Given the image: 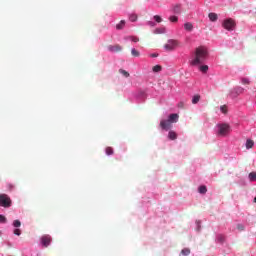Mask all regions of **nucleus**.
Returning <instances> with one entry per match:
<instances>
[{"label":"nucleus","instance_id":"7c9ffc66","mask_svg":"<svg viewBox=\"0 0 256 256\" xmlns=\"http://www.w3.org/2000/svg\"><path fill=\"white\" fill-rule=\"evenodd\" d=\"M0 223H7V218L4 215H0Z\"/></svg>","mask_w":256,"mask_h":256},{"label":"nucleus","instance_id":"dca6fc26","mask_svg":"<svg viewBox=\"0 0 256 256\" xmlns=\"http://www.w3.org/2000/svg\"><path fill=\"white\" fill-rule=\"evenodd\" d=\"M254 145H255V142H253V140L246 141V149H253Z\"/></svg>","mask_w":256,"mask_h":256},{"label":"nucleus","instance_id":"f704fd0d","mask_svg":"<svg viewBox=\"0 0 256 256\" xmlns=\"http://www.w3.org/2000/svg\"><path fill=\"white\" fill-rule=\"evenodd\" d=\"M14 235H21V230L19 229V228H16L15 230H14Z\"/></svg>","mask_w":256,"mask_h":256},{"label":"nucleus","instance_id":"0eeeda50","mask_svg":"<svg viewBox=\"0 0 256 256\" xmlns=\"http://www.w3.org/2000/svg\"><path fill=\"white\" fill-rule=\"evenodd\" d=\"M41 243L44 247H49V245H51V236L50 235L42 236Z\"/></svg>","mask_w":256,"mask_h":256},{"label":"nucleus","instance_id":"4c0bfd02","mask_svg":"<svg viewBox=\"0 0 256 256\" xmlns=\"http://www.w3.org/2000/svg\"><path fill=\"white\" fill-rule=\"evenodd\" d=\"M149 25H151V27H155V23L154 22H148Z\"/></svg>","mask_w":256,"mask_h":256},{"label":"nucleus","instance_id":"f03ea898","mask_svg":"<svg viewBox=\"0 0 256 256\" xmlns=\"http://www.w3.org/2000/svg\"><path fill=\"white\" fill-rule=\"evenodd\" d=\"M218 135L219 137H225V135H229V132L231 131V126L229 124H218Z\"/></svg>","mask_w":256,"mask_h":256},{"label":"nucleus","instance_id":"bb28decb","mask_svg":"<svg viewBox=\"0 0 256 256\" xmlns=\"http://www.w3.org/2000/svg\"><path fill=\"white\" fill-rule=\"evenodd\" d=\"M154 20L156 21V23H161L163 21V19L159 15H155Z\"/></svg>","mask_w":256,"mask_h":256},{"label":"nucleus","instance_id":"4be33fe9","mask_svg":"<svg viewBox=\"0 0 256 256\" xmlns=\"http://www.w3.org/2000/svg\"><path fill=\"white\" fill-rule=\"evenodd\" d=\"M119 73H121V75H124L126 78L130 77L129 72L124 69H119Z\"/></svg>","mask_w":256,"mask_h":256},{"label":"nucleus","instance_id":"a878e982","mask_svg":"<svg viewBox=\"0 0 256 256\" xmlns=\"http://www.w3.org/2000/svg\"><path fill=\"white\" fill-rule=\"evenodd\" d=\"M249 179H250V181H256V173L255 172H251L249 174Z\"/></svg>","mask_w":256,"mask_h":256},{"label":"nucleus","instance_id":"2eb2a0df","mask_svg":"<svg viewBox=\"0 0 256 256\" xmlns=\"http://www.w3.org/2000/svg\"><path fill=\"white\" fill-rule=\"evenodd\" d=\"M166 29L164 27L157 28L154 30L155 35H163L165 33Z\"/></svg>","mask_w":256,"mask_h":256},{"label":"nucleus","instance_id":"c85d7f7f","mask_svg":"<svg viewBox=\"0 0 256 256\" xmlns=\"http://www.w3.org/2000/svg\"><path fill=\"white\" fill-rule=\"evenodd\" d=\"M106 155H113V149L111 147L106 148Z\"/></svg>","mask_w":256,"mask_h":256},{"label":"nucleus","instance_id":"cd10ccee","mask_svg":"<svg viewBox=\"0 0 256 256\" xmlns=\"http://www.w3.org/2000/svg\"><path fill=\"white\" fill-rule=\"evenodd\" d=\"M13 227H21V221H19V220H14V222H13Z\"/></svg>","mask_w":256,"mask_h":256},{"label":"nucleus","instance_id":"4468645a","mask_svg":"<svg viewBox=\"0 0 256 256\" xmlns=\"http://www.w3.org/2000/svg\"><path fill=\"white\" fill-rule=\"evenodd\" d=\"M198 193H200L201 195H205V193H207V186L205 185L199 186Z\"/></svg>","mask_w":256,"mask_h":256},{"label":"nucleus","instance_id":"72a5a7b5","mask_svg":"<svg viewBox=\"0 0 256 256\" xmlns=\"http://www.w3.org/2000/svg\"><path fill=\"white\" fill-rule=\"evenodd\" d=\"M130 39H131V41H133V43H138V41H139V38L135 37V36L130 37Z\"/></svg>","mask_w":256,"mask_h":256},{"label":"nucleus","instance_id":"ddd939ff","mask_svg":"<svg viewBox=\"0 0 256 256\" xmlns=\"http://www.w3.org/2000/svg\"><path fill=\"white\" fill-rule=\"evenodd\" d=\"M208 17H209L210 21H212V22H215V21H217V19H219V16L217 15V13H213V12L209 13Z\"/></svg>","mask_w":256,"mask_h":256},{"label":"nucleus","instance_id":"6e6552de","mask_svg":"<svg viewBox=\"0 0 256 256\" xmlns=\"http://www.w3.org/2000/svg\"><path fill=\"white\" fill-rule=\"evenodd\" d=\"M194 67H197L198 71L200 73H207L209 71V66L208 65H201V63L195 64Z\"/></svg>","mask_w":256,"mask_h":256},{"label":"nucleus","instance_id":"5701e85b","mask_svg":"<svg viewBox=\"0 0 256 256\" xmlns=\"http://www.w3.org/2000/svg\"><path fill=\"white\" fill-rule=\"evenodd\" d=\"M169 21H171V23H177L179 21V18L177 16H170Z\"/></svg>","mask_w":256,"mask_h":256},{"label":"nucleus","instance_id":"b1692460","mask_svg":"<svg viewBox=\"0 0 256 256\" xmlns=\"http://www.w3.org/2000/svg\"><path fill=\"white\" fill-rule=\"evenodd\" d=\"M161 69H162L161 65H156L152 68V71H154V73H159Z\"/></svg>","mask_w":256,"mask_h":256},{"label":"nucleus","instance_id":"7ed1b4c3","mask_svg":"<svg viewBox=\"0 0 256 256\" xmlns=\"http://www.w3.org/2000/svg\"><path fill=\"white\" fill-rule=\"evenodd\" d=\"M235 20L233 18H227L222 22V27L226 29V31H233L235 29Z\"/></svg>","mask_w":256,"mask_h":256},{"label":"nucleus","instance_id":"e433bc0d","mask_svg":"<svg viewBox=\"0 0 256 256\" xmlns=\"http://www.w3.org/2000/svg\"><path fill=\"white\" fill-rule=\"evenodd\" d=\"M150 57H159V54L153 53L150 55Z\"/></svg>","mask_w":256,"mask_h":256},{"label":"nucleus","instance_id":"412c9836","mask_svg":"<svg viewBox=\"0 0 256 256\" xmlns=\"http://www.w3.org/2000/svg\"><path fill=\"white\" fill-rule=\"evenodd\" d=\"M191 254V250L187 249V248H184L182 251H181V255L182 256H187V255H190Z\"/></svg>","mask_w":256,"mask_h":256},{"label":"nucleus","instance_id":"423d86ee","mask_svg":"<svg viewBox=\"0 0 256 256\" xmlns=\"http://www.w3.org/2000/svg\"><path fill=\"white\" fill-rule=\"evenodd\" d=\"M160 127L163 129V131H169L173 127V124L167 119V120H161L160 121Z\"/></svg>","mask_w":256,"mask_h":256},{"label":"nucleus","instance_id":"1a4fd4ad","mask_svg":"<svg viewBox=\"0 0 256 256\" xmlns=\"http://www.w3.org/2000/svg\"><path fill=\"white\" fill-rule=\"evenodd\" d=\"M122 49L121 45L118 44L108 46V50H110L111 53H119Z\"/></svg>","mask_w":256,"mask_h":256},{"label":"nucleus","instance_id":"2f4dec72","mask_svg":"<svg viewBox=\"0 0 256 256\" xmlns=\"http://www.w3.org/2000/svg\"><path fill=\"white\" fill-rule=\"evenodd\" d=\"M244 91L245 89H243L242 87L236 88V93H238L239 95H241V93H243Z\"/></svg>","mask_w":256,"mask_h":256},{"label":"nucleus","instance_id":"f8f14e48","mask_svg":"<svg viewBox=\"0 0 256 256\" xmlns=\"http://www.w3.org/2000/svg\"><path fill=\"white\" fill-rule=\"evenodd\" d=\"M168 139H170L171 141H175V139H177V132L173 130L169 131Z\"/></svg>","mask_w":256,"mask_h":256},{"label":"nucleus","instance_id":"f3484780","mask_svg":"<svg viewBox=\"0 0 256 256\" xmlns=\"http://www.w3.org/2000/svg\"><path fill=\"white\" fill-rule=\"evenodd\" d=\"M200 100H201V95H199V94L194 95L193 104L195 105V104L199 103Z\"/></svg>","mask_w":256,"mask_h":256},{"label":"nucleus","instance_id":"9b49d317","mask_svg":"<svg viewBox=\"0 0 256 256\" xmlns=\"http://www.w3.org/2000/svg\"><path fill=\"white\" fill-rule=\"evenodd\" d=\"M184 29L185 31H187L188 33H191L193 31V24L190 22H186L184 24Z\"/></svg>","mask_w":256,"mask_h":256},{"label":"nucleus","instance_id":"f257e3e1","mask_svg":"<svg viewBox=\"0 0 256 256\" xmlns=\"http://www.w3.org/2000/svg\"><path fill=\"white\" fill-rule=\"evenodd\" d=\"M207 55H208L207 47L199 46L198 48H196L193 65L203 63V61H205V59H207Z\"/></svg>","mask_w":256,"mask_h":256},{"label":"nucleus","instance_id":"a211bd4d","mask_svg":"<svg viewBox=\"0 0 256 256\" xmlns=\"http://www.w3.org/2000/svg\"><path fill=\"white\" fill-rule=\"evenodd\" d=\"M129 19L132 23H135V21H137V19H138V16H137V14H130Z\"/></svg>","mask_w":256,"mask_h":256},{"label":"nucleus","instance_id":"6ab92c4d","mask_svg":"<svg viewBox=\"0 0 256 256\" xmlns=\"http://www.w3.org/2000/svg\"><path fill=\"white\" fill-rule=\"evenodd\" d=\"M125 27V20H121L119 24L116 25V29L121 30Z\"/></svg>","mask_w":256,"mask_h":256},{"label":"nucleus","instance_id":"aec40b11","mask_svg":"<svg viewBox=\"0 0 256 256\" xmlns=\"http://www.w3.org/2000/svg\"><path fill=\"white\" fill-rule=\"evenodd\" d=\"M131 55H132L133 57H139V55H141V54L139 53V51H138L137 49L133 48V49L131 50Z\"/></svg>","mask_w":256,"mask_h":256},{"label":"nucleus","instance_id":"9d476101","mask_svg":"<svg viewBox=\"0 0 256 256\" xmlns=\"http://www.w3.org/2000/svg\"><path fill=\"white\" fill-rule=\"evenodd\" d=\"M168 120L173 124V123H177V121H179V114L177 113H173V114H170L168 116Z\"/></svg>","mask_w":256,"mask_h":256},{"label":"nucleus","instance_id":"393cba45","mask_svg":"<svg viewBox=\"0 0 256 256\" xmlns=\"http://www.w3.org/2000/svg\"><path fill=\"white\" fill-rule=\"evenodd\" d=\"M195 225L196 231H201V220H196Z\"/></svg>","mask_w":256,"mask_h":256},{"label":"nucleus","instance_id":"39448f33","mask_svg":"<svg viewBox=\"0 0 256 256\" xmlns=\"http://www.w3.org/2000/svg\"><path fill=\"white\" fill-rule=\"evenodd\" d=\"M0 207H4L5 209L11 207V198L7 194H0Z\"/></svg>","mask_w":256,"mask_h":256},{"label":"nucleus","instance_id":"473e14b6","mask_svg":"<svg viewBox=\"0 0 256 256\" xmlns=\"http://www.w3.org/2000/svg\"><path fill=\"white\" fill-rule=\"evenodd\" d=\"M220 111L222 112V113H227V106L226 105H223V106H221L220 107Z\"/></svg>","mask_w":256,"mask_h":256},{"label":"nucleus","instance_id":"c9c22d12","mask_svg":"<svg viewBox=\"0 0 256 256\" xmlns=\"http://www.w3.org/2000/svg\"><path fill=\"white\" fill-rule=\"evenodd\" d=\"M237 229H239V231H244L245 227L242 224H238Z\"/></svg>","mask_w":256,"mask_h":256},{"label":"nucleus","instance_id":"c756f323","mask_svg":"<svg viewBox=\"0 0 256 256\" xmlns=\"http://www.w3.org/2000/svg\"><path fill=\"white\" fill-rule=\"evenodd\" d=\"M241 83H242V85H249V79H247V78H242L241 79Z\"/></svg>","mask_w":256,"mask_h":256},{"label":"nucleus","instance_id":"58836bf2","mask_svg":"<svg viewBox=\"0 0 256 256\" xmlns=\"http://www.w3.org/2000/svg\"><path fill=\"white\" fill-rule=\"evenodd\" d=\"M254 203H256V196H255V198H254Z\"/></svg>","mask_w":256,"mask_h":256},{"label":"nucleus","instance_id":"20e7f679","mask_svg":"<svg viewBox=\"0 0 256 256\" xmlns=\"http://www.w3.org/2000/svg\"><path fill=\"white\" fill-rule=\"evenodd\" d=\"M177 47H179V41L173 39L168 40L164 45V49H166V51H175Z\"/></svg>","mask_w":256,"mask_h":256}]
</instances>
